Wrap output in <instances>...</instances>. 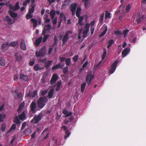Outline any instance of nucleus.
Segmentation results:
<instances>
[{"instance_id": "obj_1", "label": "nucleus", "mask_w": 146, "mask_h": 146, "mask_svg": "<svg viewBox=\"0 0 146 146\" xmlns=\"http://www.w3.org/2000/svg\"><path fill=\"white\" fill-rule=\"evenodd\" d=\"M9 10L8 11V13L11 17L13 18H15L18 16V14L13 12V11H16L20 8L19 5V2L17 1L16 2L15 6H13L12 5L10 4L9 5Z\"/></svg>"}, {"instance_id": "obj_2", "label": "nucleus", "mask_w": 146, "mask_h": 146, "mask_svg": "<svg viewBox=\"0 0 146 146\" xmlns=\"http://www.w3.org/2000/svg\"><path fill=\"white\" fill-rule=\"evenodd\" d=\"M48 101V99L46 96L40 97L37 101V105L38 108L42 109Z\"/></svg>"}, {"instance_id": "obj_3", "label": "nucleus", "mask_w": 146, "mask_h": 146, "mask_svg": "<svg viewBox=\"0 0 146 146\" xmlns=\"http://www.w3.org/2000/svg\"><path fill=\"white\" fill-rule=\"evenodd\" d=\"M46 50L45 46H43L40 50L39 52L36 51L35 52L36 56L37 57H43L46 53Z\"/></svg>"}, {"instance_id": "obj_4", "label": "nucleus", "mask_w": 146, "mask_h": 146, "mask_svg": "<svg viewBox=\"0 0 146 146\" xmlns=\"http://www.w3.org/2000/svg\"><path fill=\"white\" fill-rule=\"evenodd\" d=\"M42 117V114L41 113H39L37 116L35 115L33 119L31 120V123H34L35 124L38 123Z\"/></svg>"}, {"instance_id": "obj_5", "label": "nucleus", "mask_w": 146, "mask_h": 146, "mask_svg": "<svg viewBox=\"0 0 146 146\" xmlns=\"http://www.w3.org/2000/svg\"><path fill=\"white\" fill-rule=\"evenodd\" d=\"M118 63V61L117 60H115L113 62L110 68L109 71V73L112 74L115 72Z\"/></svg>"}, {"instance_id": "obj_6", "label": "nucleus", "mask_w": 146, "mask_h": 146, "mask_svg": "<svg viewBox=\"0 0 146 146\" xmlns=\"http://www.w3.org/2000/svg\"><path fill=\"white\" fill-rule=\"evenodd\" d=\"M31 110L33 113H35L38 110L37 109V107L36 101L34 100L31 103L30 106Z\"/></svg>"}, {"instance_id": "obj_7", "label": "nucleus", "mask_w": 146, "mask_h": 146, "mask_svg": "<svg viewBox=\"0 0 146 146\" xmlns=\"http://www.w3.org/2000/svg\"><path fill=\"white\" fill-rule=\"evenodd\" d=\"M50 14L51 17V19L53 20L52 22V24L54 25H56L57 22V17H55V18L54 19L56 15V12L54 10L52 9L50 11Z\"/></svg>"}, {"instance_id": "obj_8", "label": "nucleus", "mask_w": 146, "mask_h": 146, "mask_svg": "<svg viewBox=\"0 0 146 146\" xmlns=\"http://www.w3.org/2000/svg\"><path fill=\"white\" fill-rule=\"evenodd\" d=\"M94 77V74H92L91 73H89L87 76L86 81L88 85H90L92 83L91 81Z\"/></svg>"}, {"instance_id": "obj_9", "label": "nucleus", "mask_w": 146, "mask_h": 146, "mask_svg": "<svg viewBox=\"0 0 146 146\" xmlns=\"http://www.w3.org/2000/svg\"><path fill=\"white\" fill-rule=\"evenodd\" d=\"M59 78V77L58 74L56 73H54L53 74L50 80V84L52 85L54 84Z\"/></svg>"}, {"instance_id": "obj_10", "label": "nucleus", "mask_w": 146, "mask_h": 146, "mask_svg": "<svg viewBox=\"0 0 146 146\" xmlns=\"http://www.w3.org/2000/svg\"><path fill=\"white\" fill-rule=\"evenodd\" d=\"M51 26L50 24H48L45 26L42 32L43 35H45L46 33H48L50 30L51 29Z\"/></svg>"}, {"instance_id": "obj_11", "label": "nucleus", "mask_w": 146, "mask_h": 146, "mask_svg": "<svg viewBox=\"0 0 146 146\" xmlns=\"http://www.w3.org/2000/svg\"><path fill=\"white\" fill-rule=\"evenodd\" d=\"M9 43L8 42H7L3 43L1 46V48L4 52H5L8 49L9 46Z\"/></svg>"}, {"instance_id": "obj_12", "label": "nucleus", "mask_w": 146, "mask_h": 146, "mask_svg": "<svg viewBox=\"0 0 146 146\" xmlns=\"http://www.w3.org/2000/svg\"><path fill=\"white\" fill-rule=\"evenodd\" d=\"M20 47L23 50H25L26 49V45L24 40L22 38L21 39Z\"/></svg>"}, {"instance_id": "obj_13", "label": "nucleus", "mask_w": 146, "mask_h": 146, "mask_svg": "<svg viewBox=\"0 0 146 146\" xmlns=\"http://www.w3.org/2000/svg\"><path fill=\"white\" fill-rule=\"evenodd\" d=\"M130 51L129 48H125L122 51L121 54L122 56H125L128 54Z\"/></svg>"}, {"instance_id": "obj_14", "label": "nucleus", "mask_w": 146, "mask_h": 146, "mask_svg": "<svg viewBox=\"0 0 146 146\" xmlns=\"http://www.w3.org/2000/svg\"><path fill=\"white\" fill-rule=\"evenodd\" d=\"M52 61L48 60L45 62L44 64V67L46 69H48L51 66L52 63Z\"/></svg>"}, {"instance_id": "obj_15", "label": "nucleus", "mask_w": 146, "mask_h": 146, "mask_svg": "<svg viewBox=\"0 0 146 146\" xmlns=\"http://www.w3.org/2000/svg\"><path fill=\"white\" fill-rule=\"evenodd\" d=\"M78 4L76 3H74L72 4L70 7L71 11H76Z\"/></svg>"}, {"instance_id": "obj_16", "label": "nucleus", "mask_w": 146, "mask_h": 146, "mask_svg": "<svg viewBox=\"0 0 146 146\" xmlns=\"http://www.w3.org/2000/svg\"><path fill=\"white\" fill-rule=\"evenodd\" d=\"M68 33H66L63 36L62 40V42L63 44H64L68 41Z\"/></svg>"}, {"instance_id": "obj_17", "label": "nucleus", "mask_w": 146, "mask_h": 146, "mask_svg": "<svg viewBox=\"0 0 146 146\" xmlns=\"http://www.w3.org/2000/svg\"><path fill=\"white\" fill-rule=\"evenodd\" d=\"M18 41H12L9 44V46L15 47L16 46L18 47Z\"/></svg>"}, {"instance_id": "obj_18", "label": "nucleus", "mask_w": 146, "mask_h": 146, "mask_svg": "<svg viewBox=\"0 0 146 146\" xmlns=\"http://www.w3.org/2000/svg\"><path fill=\"white\" fill-rule=\"evenodd\" d=\"M44 68V67H40L39 65L38 64H36L33 67L34 70L36 71L42 70Z\"/></svg>"}, {"instance_id": "obj_19", "label": "nucleus", "mask_w": 146, "mask_h": 146, "mask_svg": "<svg viewBox=\"0 0 146 146\" xmlns=\"http://www.w3.org/2000/svg\"><path fill=\"white\" fill-rule=\"evenodd\" d=\"M4 20L5 21H7L9 25H11L13 23H11L12 19L9 15H7L5 18Z\"/></svg>"}, {"instance_id": "obj_20", "label": "nucleus", "mask_w": 146, "mask_h": 146, "mask_svg": "<svg viewBox=\"0 0 146 146\" xmlns=\"http://www.w3.org/2000/svg\"><path fill=\"white\" fill-rule=\"evenodd\" d=\"M35 5V4H31L30 5L31 8H29V9L28 12L29 13H32L34 12Z\"/></svg>"}, {"instance_id": "obj_21", "label": "nucleus", "mask_w": 146, "mask_h": 146, "mask_svg": "<svg viewBox=\"0 0 146 146\" xmlns=\"http://www.w3.org/2000/svg\"><path fill=\"white\" fill-rule=\"evenodd\" d=\"M42 39V36L40 37L37 38L35 42V44L37 46H38L41 43Z\"/></svg>"}, {"instance_id": "obj_22", "label": "nucleus", "mask_w": 146, "mask_h": 146, "mask_svg": "<svg viewBox=\"0 0 146 146\" xmlns=\"http://www.w3.org/2000/svg\"><path fill=\"white\" fill-rule=\"evenodd\" d=\"M63 114L66 115V117L71 116L72 113L71 112H68V111L66 109H64L62 111Z\"/></svg>"}, {"instance_id": "obj_23", "label": "nucleus", "mask_w": 146, "mask_h": 146, "mask_svg": "<svg viewBox=\"0 0 146 146\" xmlns=\"http://www.w3.org/2000/svg\"><path fill=\"white\" fill-rule=\"evenodd\" d=\"M20 78L23 80L27 81L28 80V77L27 75L22 74L20 75Z\"/></svg>"}, {"instance_id": "obj_24", "label": "nucleus", "mask_w": 146, "mask_h": 146, "mask_svg": "<svg viewBox=\"0 0 146 146\" xmlns=\"http://www.w3.org/2000/svg\"><path fill=\"white\" fill-rule=\"evenodd\" d=\"M18 117L19 119L21 120H23L25 119L26 117V115L25 114V111H23L20 115H18Z\"/></svg>"}, {"instance_id": "obj_25", "label": "nucleus", "mask_w": 146, "mask_h": 146, "mask_svg": "<svg viewBox=\"0 0 146 146\" xmlns=\"http://www.w3.org/2000/svg\"><path fill=\"white\" fill-rule=\"evenodd\" d=\"M63 66L61 65L60 63H59L55 65V66H53L52 68V70H54L56 69H58L59 68H62L63 67Z\"/></svg>"}, {"instance_id": "obj_26", "label": "nucleus", "mask_w": 146, "mask_h": 146, "mask_svg": "<svg viewBox=\"0 0 146 146\" xmlns=\"http://www.w3.org/2000/svg\"><path fill=\"white\" fill-rule=\"evenodd\" d=\"M69 3V0H65L62 4L61 9H65Z\"/></svg>"}, {"instance_id": "obj_27", "label": "nucleus", "mask_w": 146, "mask_h": 146, "mask_svg": "<svg viewBox=\"0 0 146 146\" xmlns=\"http://www.w3.org/2000/svg\"><path fill=\"white\" fill-rule=\"evenodd\" d=\"M125 6L124 5L121 4L118 8L117 11V13H121V12L123 11L124 8Z\"/></svg>"}, {"instance_id": "obj_28", "label": "nucleus", "mask_w": 146, "mask_h": 146, "mask_svg": "<svg viewBox=\"0 0 146 146\" xmlns=\"http://www.w3.org/2000/svg\"><path fill=\"white\" fill-rule=\"evenodd\" d=\"M62 82L61 80L58 81L56 84V91H59L60 90V87L62 85Z\"/></svg>"}, {"instance_id": "obj_29", "label": "nucleus", "mask_w": 146, "mask_h": 146, "mask_svg": "<svg viewBox=\"0 0 146 146\" xmlns=\"http://www.w3.org/2000/svg\"><path fill=\"white\" fill-rule=\"evenodd\" d=\"M15 56L16 57V60L20 62L21 61L22 59V56L20 55H19L18 53H16L15 54Z\"/></svg>"}, {"instance_id": "obj_30", "label": "nucleus", "mask_w": 146, "mask_h": 146, "mask_svg": "<svg viewBox=\"0 0 146 146\" xmlns=\"http://www.w3.org/2000/svg\"><path fill=\"white\" fill-rule=\"evenodd\" d=\"M60 20L62 21L64 20L66 21V19L63 13H61L60 14Z\"/></svg>"}, {"instance_id": "obj_31", "label": "nucleus", "mask_w": 146, "mask_h": 146, "mask_svg": "<svg viewBox=\"0 0 146 146\" xmlns=\"http://www.w3.org/2000/svg\"><path fill=\"white\" fill-rule=\"evenodd\" d=\"M31 21L33 23V27H36L38 25L37 20L36 19L32 18L31 19Z\"/></svg>"}, {"instance_id": "obj_32", "label": "nucleus", "mask_w": 146, "mask_h": 146, "mask_svg": "<svg viewBox=\"0 0 146 146\" xmlns=\"http://www.w3.org/2000/svg\"><path fill=\"white\" fill-rule=\"evenodd\" d=\"M54 89L53 88L51 89L50 90L49 92L48 93V96L49 97V98H52L54 94Z\"/></svg>"}, {"instance_id": "obj_33", "label": "nucleus", "mask_w": 146, "mask_h": 146, "mask_svg": "<svg viewBox=\"0 0 146 146\" xmlns=\"http://www.w3.org/2000/svg\"><path fill=\"white\" fill-rule=\"evenodd\" d=\"M81 11V8L78 7L77 8L76 12V15L78 17H79L80 16V13Z\"/></svg>"}, {"instance_id": "obj_34", "label": "nucleus", "mask_w": 146, "mask_h": 146, "mask_svg": "<svg viewBox=\"0 0 146 146\" xmlns=\"http://www.w3.org/2000/svg\"><path fill=\"white\" fill-rule=\"evenodd\" d=\"M114 42V41L113 39H111L109 40L107 42L108 43V44L107 46V48H109Z\"/></svg>"}, {"instance_id": "obj_35", "label": "nucleus", "mask_w": 146, "mask_h": 146, "mask_svg": "<svg viewBox=\"0 0 146 146\" xmlns=\"http://www.w3.org/2000/svg\"><path fill=\"white\" fill-rule=\"evenodd\" d=\"M6 115L5 113L0 114V122L3 121L4 119L5 118Z\"/></svg>"}, {"instance_id": "obj_36", "label": "nucleus", "mask_w": 146, "mask_h": 146, "mask_svg": "<svg viewBox=\"0 0 146 146\" xmlns=\"http://www.w3.org/2000/svg\"><path fill=\"white\" fill-rule=\"evenodd\" d=\"M131 4H129L126 6L125 10V13H127L129 11L131 7Z\"/></svg>"}, {"instance_id": "obj_37", "label": "nucleus", "mask_w": 146, "mask_h": 146, "mask_svg": "<svg viewBox=\"0 0 146 146\" xmlns=\"http://www.w3.org/2000/svg\"><path fill=\"white\" fill-rule=\"evenodd\" d=\"M78 18H79V19L78 21V24L81 25H84V23H82V21L84 19V17L83 16H80V17Z\"/></svg>"}, {"instance_id": "obj_38", "label": "nucleus", "mask_w": 146, "mask_h": 146, "mask_svg": "<svg viewBox=\"0 0 146 146\" xmlns=\"http://www.w3.org/2000/svg\"><path fill=\"white\" fill-rule=\"evenodd\" d=\"M71 59L70 58H68L66 59L65 61V64L67 66H69L70 65L71 62Z\"/></svg>"}, {"instance_id": "obj_39", "label": "nucleus", "mask_w": 146, "mask_h": 146, "mask_svg": "<svg viewBox=\"0 0 146 146\" xmlns=\"http://www.w3.org/2000/svg\"><path fill=\"white\" fill-rule=\"evenodd\" d=\"M14 122L16 124L19 125H20L21 122V121L19 119L17 116L15 117Z\"/></svg>"}, {"instance_id": "obj_40", "label": "nucleus", "mask_w": 146, "mask_h": 146, "mask_svg": "<svg viewBox=\"0 0 146 146\" xmlns=\"http://www.w3.org/2000/svg\"><path fill=\"white\" fill-rule=\"evenodd\" d=\"M145 16L144 15H143L141 17L137 18V17L136 18V21L137 22L138 24H139L144 19Z\"/></svg>"}, {"instance_id": "obj_41", "label": "nucleus", "mask_w": 146, "mask_h": 146, "mask_svg": "<svg viewBox=\"0 0 146 146\" xmlns=\"http://www.w3.org/2000/svg\"><path fill=\"white\" fill-rule=\"evenodd\" d=\"M0 64L3 66H4L5 65V61L4 59L1 57H0Z\"/></svg>"}, {"instance_id": "obj_42", "label": "nucleus", "mask_w": 146, "mask_h": 146, "mask_svg": "<svg viewBox=\"0 0 146 146\" xmlns=\"http://www.w3.org/2000/svg\"><path fill=\"white\" fill-rule=\"evenodd\" d=\"M129 30L128 29L124 30L123 32V34L124 35V37H126L128 33L129 32Z\"/></svg>"}, {"instance_id": "obj_43", "label": "nucleus", "mask_w": 146, "mask_h": 146, "mask_svg": "<svg viewBox=\"0 0 146 146\" xmlns=\"http://www.w3.org/2000/svg\"><path fill=\"white\" fill-rule=\"evenodd\" d=\"M107 27H105L104 30L103 31L102 33L99 35V37H102L106 33V32L107 31Z\"/></svg>"}, {"instance_id": "obj_44", "label": "nucleus", "mask_w": 146, "mask_h": 146, "mask_svg": "<svg viewBox=\"0 0 146 146\" xmlns=\"http://www.w3.org/2000/svg\"><path fill=\"white\" fill-rule=\"evenodd\" d=\"M33 17V14L31 13H29L27 14L26 15V17L27 19H29Z\"/></svg>"}, {"instance_id": "obj_45", "label": "nucleus", "mask_w": 146, "mask_h": 146, "mask_svg": "<svg viewBox=\"0 0 146 146\" xmlns=\"http://www.w3.org/2000/svg\"><path fill=\"white\" fill-rule=\"evenodd\" d=\"M86 83L85 82H84L83 84H82L81 85V91L82 92H83L84 90L85 89V87L86 86Z\"/></svg>"}, {"instance_id": "obj_46", "label": "nucleus", "mask_w": 146, "mask_h": 146, "mask_svg": "<svg viewBox=\"0 0 146 146\" xmlns=\"http://www.w3.org/2000/svg\"><path fill=\"white\" fill-rule=\"evenodd\" d=\"M107 54V50L105 48L104 49V52L102 56V60L104 59Z\"/></svg>"}, {"instance_id": "obj_47", "label": "nucleus", "mask_w": 146, "mask_h": 146, "mask_svg": "<svg viewBox=\"0 0 146 146\" xmlns=\"http://www.w3.org/2000/svg\"><path fill=\"white\" fill-rule=\"evenodd\" d=\"M63 73L64 74H66L68 72V67L67 66H66L64 68L62 69Z\"/></svg>"}, {"instance_id": "obj_48", "label": "nucleus", "mask_w": 146, "mask_h": 146, "mask_svg": "<svg viewBox=\"0 0 146 146\" xmlns=\"http://www.w3.org/2000/svg\"><path fill=\"white\" fill-rule=\"evenodd\" d=\"M89 31L85 30L83 32V37L84 38L88 36V32Z\"/></svg>"}, {"instance_id": "obj_49", "label": "nucleus", "mask_w": 146, "mask_h": 146, "mask_svg": "<svg viewBox=\"0 0 146 146\" xmlns=\"http://www.w3.org/2000/svg\"><path fill=\"white\" fill-rule=\"evenodd\" d=\"M104 13H102L101 14L100 16V23H102L103 20H104Z\"/></svg>"}, {"instance_id": "obj_50", "label": "nucleus", "mask_w": 146, "mask_h": 146, "mask_svg": "<svg viewBox=\"0 0 146 146\" xmlns=\"http://www.w3.org/2000/svg\"><path fill=\"white\" fill-rule=\"evenodd\" d=\"M65 135L64 136V139H66L70 135V133L69 132L68 130L66 131L65 133Z\"/></svg>"}, {"instance_id": "obj_51", "label": "nucleus", "mask_w": 146, "mask_h": 146, "mask_svg": "<svg viewBox=\"0 0 146 146\" xmlns=\"http://www.w3.org/2000/svg\"><path fill=\"white\" fill-rule=\"evenodd\" d=\"M110 18V13L108 11H106L105 15V18Z\"/></svg>"}, {"instance_id": "obj_52", "label": "nucleus", "mask_w": 146, "mask_h": 146, "mask_svg": "<svg viewBox=\"0 0 146 146\" xmlns=\"http://www.w3.org/2000/svg\"><path fill=\"white\" fill-rule=\"evenodd\" d=\"M31 97L32 98H34L36 97L37 95V91L36 90L34 91L33 92L31 93Z\"/></svg>"}, {"instance_id": "obj_53", "label": "nucleus", "mask_w": 146, "mask_h": 146, "mask_svg": "<svg viewBox=\"0 0 146 146\" xmlns=\"http://www.w3.org/2000/svg\"><path fill=\"white\" fill-rule=\"evenodd\" d=\"M49 37V35L48 34L44 36L43 39L42 40V42H44L47 40Z\"/></svg>"}, {"instance_id": "obj_54", "label": "nucleus", "mask_w": 146, "mask_h": 146, "mask_svg": "<svg viewBox=\"0 0 146 146\" xmlns=\"http://www.w3.org/2000/svg\"><path fill=\"white\" fill-rule=\"evenodd\" d=\"M85 1L84 5L85 7H87L90 3L89 0H83V1Z\"/></svg>"}, {"instance_id": "obj_55", "label": "nucleus", "mask_w": 146, "mask_h": 146, "mask_svg": "<svg viewBox=\"0 0 146 146\" xmlns=\"http://www.w3.org/2000/svg\"><path fill=\"white\" fill-rule=\"evenodd\" d=\"M16 128V125L15 124H13L12 125L9 131H10L13 130H15Z\"/></svg>"}, {"instance_id": "obj_56", "label": "nucleus", "mask_w": 146, "mask_h": 146, "mask_svg": "<svg viewBox=\"0 0 146 146\" xmlns=\"http://www.w3.org/2000/svg\"><path fill=\"white\" fill-rule=\"evenodd\" d=\"M30 0H25L23 3V6H26L27 4L29 3H30Z\"/></svg>"}, {"instance_id": "obj_57", "label": "nucleus", "mask_w": 146, "mask_h": 146, "mask_svg": "<svg viewBox=\"0 0 146 146\" xmlns=\"http://www.w3.org/2000/svg\"><path fill=\"white\" fill-rule=\"evenodd\" d=\"M115 34L117 36L118 35H122V33L121 31L119 30H117L114 31Z\"/></svg>"}, {"instance_id": "obj_58", "label": "nucleus", "mask_w": 146, "mask_h": 146, "mask_svg": "<svg viewBox=\"0 0 146 146\" xmlns=\"http://www.w3.org/2000/svg\"><path fill=\"white\" fill-rule=\"evenodd\" d=\"M47 60V59L46 58L44 59H40L38 60V61L41 63H45Z\"/></svg>"}, {"instance_id": "obj_59", "label": "nucleus", "mask_w": 146, "mask_h": 146, "mask_svg": "<svg viewBox=\"0 0 146 146\" xmlns=\"http://www.w3.org/2000/svg\"><path fill=\"white\" fill-rule=\"evenodd\" d=\"M79 56L78 55H76L74 56L73 58V60L74 62H76L78 59Z\"/></svg>"}, {"instance_id": "obj_60", "label": "nucleus", "mask_w": 146, "mask_h": 146, "mask_svg": "<svg viewBox=\"0 0 146 146\" xmlns=\"http://www.w3.org/2000/svg\"><path fill=\"white\" fill-rule=\"evenodd\" d=\"M24 106V105L22 104H21L19 108H18L17 111L18 112L21 111L22 109L23 108Z\"/></svg>"}, {"instance_id": "obj_61", "label": "nucleus", "mask_w": 146, "mask_h": 146, "mask_svg": "<svg viewBox=\"0 0 146 146\" xmlns=\"http://www.w3.org/2000/svg\"><path fill=\"white\" fill-rule=\"evenodd\" d=\"M27 124V122H24L22 125V126L21 127V130L22 131L25 128Z\"/></svg>"}, {"instance_id": "obj_62", "label": "nucleus", "mask_w": 146, "mask_h": 146, "mask_svg": "<svg viewBox=\"0 0 146 146\" xmlns=\"http://www.w3.org/2000/svg\"><path fill=\"white\" fill-rule=\"evenodd\" d=\"M6 128V126L5 124H2L1 125V129L3 131V132H4L5 129Z\"/></svg>"}, {"instance_id": "obj_63", "label": "nucleus", "mask_w": 146, "mask_h": 146, "mask_svg": "<svg viewBox=\"0 0 146 146\" xmlns=\"http://www.w3.org/2000/svg\"><path fill=\"white\" fill-rule=\"evenodd\" d=\"M59 58L60 60V63L62 62H64L66 60V59L65 58L61 57H60Z\"/></svg>"}, {"instance_id": "obj_64", "label": "nucleus", "mask_w": 146, "mask_h": 146, "mask_svg": "<svg viewBox=\"0 0 146 146\" xmlns=\"http://www.w3.org/2000/svg\"><path fill=\"white\" fill-rule=\"evenodd\" d=\"M90 27V24L88 23H86L85 25V30L89 31Z\"/></svg>"}]
</instances>
